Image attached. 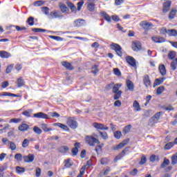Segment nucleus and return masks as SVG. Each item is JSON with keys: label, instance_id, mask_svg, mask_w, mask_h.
Wrapping results in <instances>:
<instances>
[{"label": "nucleus", "instance_id": "obj_1", "mask_svg": "<svg viewBox=\"0 0 177 177\" xmlns=\"http://www.w3.org/2000/svg\"><path fill=\"white\" fill-rule=\"evenodd\" d=\"M122 86V83H118L115 84H113V87L112 88V92L113 93H115L113 95L114 100H118L120 97H121V95H122V91L120 90V88Z\"/></svg>", "mask_w": 177, "mask_h": 177}, {"label": "nucleus", "instance_id": "obj_2", "mask_svg": "<svg viewBox=\"0 0 177 177\" xmlns=\"http://www.w3.org/2000/svg\"><path fill=\"white\" fill-rule=\"evenodd\" d=\"M85 140L86 142V143H88V145L89 146H95L96 143L97 145H100V141H99V140L92 136H86L85 137Z\"/></svg>", "mask_w": 177, "mask_h": 177}, {"label": "nucleus", "instance_id": "obj_3", "mask_svg": "<svg viewBox=\"0 0 177 177\" xmlns=\"http://www.w3.org/2000/svg\"><path fill=\"white\" fill-rule=\"evenodd\" d=\"M63 17H64V15H63V14H62V12L57 10H53L48 15V19H50V20L53 19H63Z\"/></svg>", "mask_w": 177, "mask_h": 177}, {"label": "nucleus", "instance_id": "obj_4", "mask_svg": "<svg viewBox=\"0 0 177 177\" xmlns=\"http://www.w3.org/2000/svg\"><path fill=\"white\" fill-rule=\"evenodd\" d=\"M66 124L71 129H77L78 128V123L74 118H68Z\"/></svg>", "mask_w": 177, "mask_h": 177}, {"label": "nucleus", "instance_id": "obj_5", "mask_svg": "<svg viewBox=\"0 0 177 177\" xmlns=\"http://www.w3.org/2000/svg\"><path fill=\"white\" fill-rule=\"evenodd\" d=\"M111 49H113V50H115V52H116V54L118 55V56H120L121 57V56H122V48H121V46H120L118 44L115 43H113L111 45Z\"/></svg>", "mask_w": 177, "mask_h": 177}, {"label": "nucleus", "instance_id": "obj_6", "mask_svg": "<svg viewBox=\"0 0 177 177\" xmlns=\"http://www.w3.org/2000/svg\"><path fill=\"white\" fill-rule=\"evenodd\" d=\"M140 26L145 30V31H149V30H151L153 28V25L151 22H147L146 21H142L140 22Z\"/></svg>", "mask_w": 177, "mask_h": 177}, {"label": "nucleus", "instance_id": "obj_7", "mask_svg": "<svg viewBox=\"0 0 177 177\" xmlns=\"http://www.w3.org/2000/svg\"><path fill=\"white\" fill-rule=\"evenodd\" d=\"M58 6L61 10V13H65V15H68L70 13V9H68V7L66 6L64 3L59 2L58 3Z\"/></svg>", "mask_w": 177, "mask_h": 177}, {"label": "nucleus", "instance_id": "obj_8", "mask_svg": "<svg viewBox=\"0 0 177 177\" xmlns=\"http://www.w3.org/2000/svg\"><path fill=\"white\" fill-rule=\"evenodd\" d=\"M131 48L135 52H139L142 50V43L139 41H133Z\"/></svg>", "mask_w": 177, "mask_h": 177}, {"label": "nucleus", "instance_id": "obj_9", "mask_svg": "<svg viewBox=\"0 0 177 177\" xmlns=\"http://www.w3.org/2000/svg\"><path fill=\"white\" fill-rule=\"evenodd\" d=\"M129 149H131V147H126L124 150H122L121 151V153H120L114 159V162H117V161H118V160H121L122 158V157H124V156H125V154H127V152H128V151L129 150Z\"/></svg>", "mask_w": 177, "mask_h": 177}, {"label": "nucleus", "instance_id": "obj_10", "mask_svg": "<svg viewBox=\"0 0 177 177\" xmlns=\"http://www.w3.org/2000/svg\"><path fill=\"white\" fill-rule=\"evenodd\" d=\"M93 127L96 128V129H101V131H109V127H107V126H104L103 124L94 122L93 123Z\"/></svg>", "mask_w": 177, "mask_h": 177}, {"label": "nucleus", "instance_id": "obj_11", "mask_svg": "<svg viewBox=\"0 0 177 177\" xmlns=\"http://www.w3.org/2000/svg\"><path fill=\"white\" fill-rule=\"evenodd\" d=\"M127 63H128L131 67H136V60L133 57L129 55L126 57Z\"/></svg>", "mask_w": 177, "mask_h": 177}, {"label": "nucleus", "instance_id": "obj_12", "mask_svg": "<svg viewBox=\"0 0 177 177\" xmlns=\"http://www.w3.org/2000/svg\"><path fill=\"white\" fill-rule=\"evenodd\" d=\"M171 3H172V1H167L163 3V8H162L163 13H167V12H169V10L171 9Z\"/></svg>", "mask_w": 177, "mask_h": 177}, {"label": "nucleus", "instance_id": "obj_13", "mask_svg": "<svg viewBox=\"0 0 177 177\" xmlns=\"http://www.w3.org/2000/svg\"><path fill=\"white\" fill-rule=\"evenodd\" d=\"M35 118H42L43 120H49V116L44 112H39L33 115Z\"/></svg>", "mask_w": 177, "mask_h": 177}, {"label": "nucleus", "instance_id": "obj_14", "mask_svg": "<svg viewBox=\"0 0 177 177\" xmlns=\"http://www.w3.org/2000/svg\"><path fill=\"white\" fill-rule=\"evenodd\" d=\"M129 142V138H127L122 141V142H120L119 145H116L113 147V150H118L120 149H122V147H125L127 145Z\"/></svg>", "mask_w": 177, "mask_h": 177}, {"label": "nucleus", "instance_id": "obj_15", "mask_svg": "<svg viewBox=\"0 0 177 177\" xmlns=\"http://www.w3.org/2000/svg\"><path fill=\"white\" fill-rule=\"evenodd\" d=\"M35 158V156H34V154L32 153H29L28 156H23L24 162H32Z\"/></svg>", "mask_w": 177, "mask_h": 177}, {"label": "nucleus", "instance_id": "obj_16", "mask_svg": "<svg viewBox=\"0 0 177 177\" xmlns=\"http://www.w3.org/2000/svg\"><path fill=\"white\" fill-rule=\"evenodd\" d=\"M126 86L128 88V91H129L130 92H133V91H135V84H133V82H132V81L129 80H127Z\"/></svg>", "mask_w": 177, "mask_h": 177}, {"label": "nucleus", "instance_id": "obj_17", "mask_svg": "<svg viewBox=\"0 0 177 177\" xmlns=\"http://www.w3.org/2000/svg\"><path fill=\"white\" fill-rule=\"evenodd\" d=\"M143 83L147 88L151 86V81H150V77L148 75H145L143 77Z\"/></svg>", "mask_w": 177, "mask_h": 177}, {"label": "nucleus", "instance_id": "obj_18", "mask_svg": "<svg viewBox=\"0 0 177 177\" xmlns=\"http://www.w3.org/2000/svg\"><path fill=\"white\" fill-rule=\"evenodd\" d=\"M66 3L68 8H69V9H71L72 13H77V7L75 6V5H74L70 1H67L66 2Z\"/></svg>", "mask_w": 177, "mask_h": 177}, {"label": "nucleus", "instance_id": "obj_19", "mask_svg": "<svg viewBox=\"0 0 177 177\" xmlns=\"http://www.w3.org/2000/svg\"><path fill=\"white\" fill-rule=\"evenodd\" d=\"M18 129L21 132H26V131H28V129H30V126L26 123H23L19 126Z\"/></svg>", "mask_w": 177, "mask_h": 177}, {"label": "nucleus", "instance_id": "obj_20", "mask_svg": "<svg viewBox=\"0 0 177 177\" xmlns=\"http://www.w3.org/2000/svg\"><path fill=\"white\" fill-rule=\"evenodd\" d=\"M81 144L80 142L75 143V147L72 149L73 156H77L78 154V149H80Z\"/></svg>", "mask_w": 177, "mask_h": 177}, {"label": "nucleus", "instance_id": "obj_21", "mask_svg": "<svg viewBox=\"0 0 177 177\" xmlns=\"http://www.w3.org/2000/svg\"><path fill=\"white\" fill-rule=\"evenodd\" d=\"M95 3L91 0L87 3V9L89 12H95Z\"/></svg>", "mask_w": 177, "mask_h": 177}, {"label": "nucleus", "instance_id": "obj_22", "mask_svg": "<svg viewBox=\"0 0 177 177\" xmlns=\"http://www.w3.org/2000/svg\"><path fill=\"white\" fill-rule=\"evenodd\" d=\"M16 84L18 88H21L22 86H24V85H26V82H24L23 77H20L17 80Z\"/></svg>", "mask_w": 177, "mask_h": 177}, {"label": "nucleus", "instance_id": "obj_23", "mask_svg": "<svg viewBox=\"0 0 177 177\" xmlns=\"http://www.w3.org/2000/svg\"><path fill=\"white\" fill-rule=\"evenodd\" d=\"M152 41L156 44H162V42H165V39L163 37H158L157 36L152 37Z\"/></svg>", "mask_w": 177, "mask_h": 177}, {"label": "nucleus", "instance_id": "obj_24", "mask_svg": "<svg viewBox=\"0 0 177 177\" xmlns=\"http://www.w3.org/2000/svg\"><path fill=\"white\" fill-rule=\"evenodd\" d=\"M62 64L64 67H65V68L66 70H73L74 68V66H73V65H71V64L70 62H62Z\"/></svg>", "mask_w": 177, "mask_h": 177}, {"label": "nucleus", "instance_id": "obj_25", "mask_svg": "<svg viewBox=\"0 0 177 177\" xmlns=\"http://www.w3.org/2000/svg\"><path fill=\"white\" fill-rule=\"evenodd\" d=\"M164 81H165V77L158 78L155 80V82L153 83V88H156V86H158V85H161V84H162Z\"/></svg>", "mask_w": 177, "mask_h": 177}, {"label": "nucleus", "instance_id": "obj_26", "mask_svg": "<svg viewBox=\"0 0 177 177\" xmlns=\"http://www.w3.org/2000/svg\"><path fill=\"white\" fill-rule=\"evenodd\" d=\"M74 24L76 27H81L82 26H85V20L77 19L74 21Z\"/></svg>", "mask_w": 177, "mask_h": 177}, {"label": "nucleus", "instance_id": "obj_27", "mask_svg": "<svg viewBox=\"0 0 177 177\" xmlns=\"http://www.w3.org/2000/svg\"><path fill=\"white\" fill-rule=\"evenodd\" d=\"M0 57H1V59H8L10 57V53L3 50L0 51Z\"/></svg>", "mask_w": 177, "mask_h": 177}, {"label": "nucleus", "instance_id": "obj_28", "mask_svg": "<svg viewBox=\"0 0 177 177\" xmlns=\"http://www.w3.org/2000/svg\"><path fill=\"white\" fill-rule=\"evenodd\" d=\"M158 122V120H157V119L155 118L154 116H153L149 119V127H154V125H156V124H157Z\"/></svg>", "mask_w": 177, "mask_h": 177}, {"label": "nucleus", "instance_id": "obj_29", "mask_svg": "<svg viewBox=\"0 0 177 177\" xmlns=\"http://www.w3.org/2000/svg\"><path fill=\"white\" fill-rule=\"evenodd\" d=\"M133 107L135 109L136 111H140V110H142V108H140V104H139V102L137 100L133 102Z\"/></svg>", "mask_w": 177, "mask_h": 177}, {"label": "nucleus", "instance_id": "obj_30", "mask_svg": "<svg viewBox=\"0 0 177 177\" xmlns=\"http://www.w3.org/2000/svg\"><path fill=\"white\" fill-rule=\"evenodd\" d=\"M170 161L169 160V159H167V158H164L163 159V162L160 165V168H165L166 167H168V165L170 164Z\"/></svg>", "mask_w": 177, "mask_h": 177}, {"label": "nucleus", "instance_id": "obj_31", "mask_svg": "<svg viewBox=\"0 0 177 177\" xmlns=\"http://www.w3.org/2000/svg\"><path fill=\"white\" fill-rule=\"evenodd\" d=\"M159 71L161 75H167V70L165 69V66L163 64L159 66Z\"/></svg>", "mask_w": 177, "mask_h": 177}, {"label": "nucleus", "instance_id": "obj_32", "mask_svg": "<svg viewBox=\"0 0 177 177\" xmlns=\"http://www.w3.org/2000/svg\"><path fill=\"white\" fill-rule=\"evenodd\" d=\"M15 171L17 174H24L26 172V168L17 166L16 167Z\"/></svg>", "mask_w": 177, "mask_h": 177}, {"label": "nucleus", "instance_id": "obj_33", "mask_svg": "<svg viewBox=\"0 0 177 177\" xmlns=\"http://www.w3.org/2000/svg\"><path fill=\"white\" fill-rule=\"evenodd\" d=\"M167 34L169 37H177V32L176 30L170 29L167 30Z\"/></svg>", "mask_w": 177, "mask_h": 177}, {"label": "nucleus", "instance_id": "obj_34", "mask_svg": "<svg viewBox=\"0 0 177 177\" xmlns=\"http://www.w3.org/2000/svg\"><path fill=\"white\" fill-rule=\"evenodd\" d=\"M55 125H57V127H59V128H61V129H63L64 131H68L69 129L67 125L62 123H55Z\"/></svg>", "mask_w": 177, "mask_h": 177}, {"label": "nucleus", "instance_id": "obj_35", "mask_svg": "<svg viewBox=\"0 0 177 177\" xmlns=\"http://www.w3.org/2000/svg\"><path fill=\"white\" fill-rule=\"evenodd\" d=\"M102 16L105 20H106V21H108V23H110L111 21V17L105 12H102Z\"/></svg>", "mask_w": 177, "mask_h": 177}, {"label": "nucleus", "instance_id": "obj_36", "mask_svg": "<svg viewBox=\"0 0 177 177\" xmlns=\"http://www.w3.org/2000/svg\"><path fill=\"white\" fill-rule=\"evenodd\" d=\"M171 165H176V164H177V153H176L171 156Z\"/></svg>", "mask_w": 177, "mask_h": 177}, {"label": "nucleus", "instance_id": "obj_37", "mask_svg": "<svg viewBox=\"0 0 177 177\" xmlns=\"http://www.w3.org/2000/svg\"><path fill=\"white\" fill-rule=\"evenodd\" d=\"M176 10L171 9L169 15V19H170V20H172V19H175V15H176Z\"/></svg>", "mask_w": 177, "mask_h": 177}, {"label": "nucleus", "instance_id": "obj_38", "mask_svg": "<svg viewBox=\"0 0 177 177\" xmlns=\"http://www.w3.org/2000/svg\"><path fill=\"white\" fill-rule=\"evenodd\" d=\"M91 73L92 74H94V75L97 74L99 73V66H97V64H95L92 67Z\"/></svg>", "mask_w": 177, "mask_h": 177}, {"label": "nucleus", "instance_id": "obj_39", "mask_svg": "<svg viewBox=\"0 0 177 177\" xmlns=\"http://www.w3.org/2000/svg\"><path fill=\"white\" fill-rule=\"evenodd\" d=\"M41 127L44 132H50V131H52V128H48V124H46L43 123L41 124Z\"/></svg>", "mask_w": 177, "mask_h": 177}, {"label": "nucleus", "instance_id": "obj_40", "mask_svg": "<svg viewBox=\"0 0 177 177\" xmlns=\"http://www.w3.org/2000/svg\"><path fill=\"white\" fill-rule=\"evenodd\" d=\"M99 133H100L101 138L102 139H104V140H107V139H109V135L107 134V132H106V131H104V132L100 131Z\"/></svg>", "mask_w": 177, "mask_h": 177}, {"label": "nucleus", "instance_id": "obj_41", "mask_svg": "<svg viewBox=\"0 0 177 177\" xmlns=\"http://www.w3.org/2000/svg\"><path fill=\"white\" fill-rule=\"evenodd\" d=\"M23 115H25L26 117H31V114H32V109H28L26 111H24L22 113Z\"/></svg>", "mask_w": 177, "mask_h": 177}, {"label": "nucleus", "instance_id": "obj_42", "mask_svg": "<svg viewBox=\"0 0 177 177\" xmlns=\"http://www.w3.org/2000/svg\"><path fill=\"white\" fill-rule=\"evenodd\" d=\"M147 162V158H146V156L142 155L141 157V160L139 162L140 165H144V164H146Z\"/></svg>", "mask_w": 177, "mask_h": 177}, {"label": "nucleus", "instance_id": "obj_43", "mask_svg": "<svg viewBox=\"0 0 177 177\" xmlns=\"http://www.w3.org/2000/svg\"><path fill=\"white\" fill-rule=\"evenodd\" d=\"M174 146H175V145L173 142H168L165 145V149L171 150Z\"/></svg>", "mask_w": 177, "mask_h": 177}, {"label": "nucleus", "instance_id": "obj_44", "mask_svg": "<svg viewBox=\"0 0 177 177\" xmlns=\"http://www.w3.org/2000/svg\"><path fill=\"white\" fill-rule=\"evenodd\" d=\"M68 150H69V149L66 146H62L59 148V151L60 153H67V151H68Z\"/></svg>", "mask_w": 177, "mask_h": 177}, {"label": "nucleus", "instance_id": "obj_45", "mask_svg": "<svg viewBox=\"0 0 177 177\" xmlns=\"http://www.w3.org/2000/svg\"><path fill=\"white\" fill-rule=\"evenodd\" d=\"M165 87L164 86H160L156 89V95H161L164 92Z\"/></svg>", "mask_w": 177, "mask_h": 177}, {"label": "nucleus", "instance_id": "obj_46", "mask_svg": "<svg viewBox=\"0 0 177 177\" xmlns=\"http://www.w3.org/2000/svg\"><path fill=\"white\" fill-rule=\"evenodd\" d=\"M131 128H132V125L129 124L126 127H124V129H123V132L124 133V135H127V133H129V132L131 131Z\"/></svg>", "mask_w": 177, "mask_h": 177}, {"label": "nucleus", "instance_id": "obj_47", "mask_svg": "<svg viewBox=\"0 0 177 177\" xmlns=\"http://www.w3.org/2000/svg\"><path fill=\"white\" fill-rule=\"evenodd\" d=\"M149 160L151 162H154V161H160V158L156 155H151L149 158Z\"/></svg>", "mask_w": 177, "mask_h": 177}, {"label": "nucleus", "instance_id": "obj_48", "mask_svg": "<svg viewBox=\"0 0 177 177\" xmlns=\"http://www.w3.org/2000/svg\"><path fill=\"white\" fill-rule=\"evenodd\" d=\"M41 12L43 13H44V15H46V16H48V17H49V8L48 7H42L41 8Z\"/></svg>", "mask_w": 177, "mask_h": 177}, {"label": "nucleus", "instance_id": "obj_49", "mask_svg": "<svg viewBox=\"0 0 177 177\" xmlns=\"http://www.w3.org/2000/svg\"><path fill=\"white\" fill-rule=\"evenodd\" d=\"M28 145H30V140H28L27 138L24 139L22 142V147L26 149V147H28Z\"/></svg>", "mask_w": 177, "mask_h": 177}, {"label": "nucleus", "instance_id": "obj_50", "mask_svg": "<svg viewBox=\"0 0 177 177\" xmlns=\"http://www.w3.org/2000/svg\"><path fill=\"white\" fill-rule=\"evenodd\" d=\"M10 124H19V122H21V118H12L10 120Z\"/></svg>", "mask_w": 177, "mask_h": 177}, {"label": "nucleus", "instance_id": "obj_51", "mask_svg": "<svg viewBox=\"0 0 177 177\" xmlns=\"http://www.w3.org/2000/svg\"><path fill=\"white\" fill-rule=\"evenodd\" d=\"M26 23H28L29 26H34V17H30L29 18H28Z\"/></svg>", "mask_w": 177, "mask_h": 177}, {"label": "nucleus", "instance_id": "obj_52", "mask_svg": "<svg viewBox=\"0 0 177 177\" xmlns=\"http://www.w3.org/2000/svg\"><path fill=\"white\" fill-rule=\"evenodd\" d=\"M33 131L35 132V133H37V135H41V133H42V130H41V129L37 126L33 127Z\"/></svg>", "mask_w": 177, "mask_h": 177}, {"label": "nucleus", "instance_id": "obj_53", "mask_svg": "<svg viewBox=\"0 0 177 177\" xmlns=\"http://www.w3.org/2000/svg\"><path fill=\"white\" fill-rule=\"evenodd\" d=\"M175 56H176V53H175V51H171L168 54V57L171 60H172V59H175Z\"/></svg>", "mask_w": 177, "mask_h": 177}, {"label": "nucleus", "instance_id": "obj_54", "mask_svg": "<svg viewBox=\"0 0 177 177\" xmlns=\"http://www.w3.org/2000/svg\"><path fill=\"white\" fill-rule=\"evenodd\" d=\"M15 158L17 161H21L23 160V156L21 153H16L15 156Z\"/></svg>", "mask_w": 177, "mask_h": 177}, {"label": "nucleus", "instance_id": "obj_55", "mask_svg": "<svg viewBox=\"0 0 177 177\" xmlns=\"http://www.w3.org/2000/svg\"><path fill=\"white\" fill-rule=\"evenodd\" d=\"M32 31L34 32H46V30L42 28H32Z\"/></svg>", "mask_w": 177, "mask_h": 177}, {"label": "nucleus", "instance_id": "obj_56", "mask_svg": "<svg viewBox=\"0 0 177 177\" xmlns=\"http://www.w3.org/2000/svg\"><path fill=\"white\" fill-rule=\"evenodd\" d=\"M113 73L115 75H117L118 77H121V71H120L118 68H113Z\"/></svg>", "mask_w": 177, "mask_h": 177}, {"label": "nucleus", "instance_id": "obj_57", "mask_svg": "<svg viewBox=\"0 0 177 177\" xmlns=\"http://www.w3.org/2000/svg\"><path fill=\"white\" fill-rule=\"evenodd\" d=\"M122 135V133L120 131H117L114 133V136H115V139H120L121 138Z\"/></svg>", "mask_w": 177, "mask_h": 177}, {"label": "nucleus", "instance_id": "obj_58", "mask_svg": "<svg viewBox=\"0 0 177 177\" xmlns=\"http://www.w3.org/2000/svg\"><path fill=\"white\" fill-rule=\"evenodd\" d=\"M52 39H55V41H63V38L59 36H49Z\"/></svg>", "mask_w": 177, "mask_h": 177}, {"label": "nucleus", "instance_id": "obj_59", "mask_svg": "<svg viewBox=\"0 0 177 177\" xmlns=\"http://www.w3.org/2000/svg\"><path fill=\"white\" fill-rule=\"evenodd\" d=\"M6 169H8V164L5 163L3 166L0 167V173L6 171Z\"/></svg>", "mask_w": 177, "mask_h": 177}, {"label": "nucleus", "instance_id": "obj_60", "mask_svg": "<svg viewBox=\"0 0 177 177\" xmlns=\"http://www.w3.org/2000/svg\"><path fill=\"white\" fill-rule=\"evenodd\" d=\"M41 168L37 167L36 170H35V175H36V176L37 177L41 176Z\"/></svg>", "mask_w": 177, "mask_h": 177}, {"label": "nucleus", "instance_id": "obj_61", "mask_svg": "<svg viewBox=\"0 0 177 177\" xmlns=\"http://www.w3.org/2000/svg\"><path fill=\"white\" fill-rule=\"evenodd\" d=\"M73 165V164H71V162H70V159H67L66 160H65V167L66 168H70V167H71Z\"/></svg>", "mask_w": 177, "mask_h": 177}, {"label": "nucleus", "instance_id": "obj_62", "mask_svg": "<svg viewBox=\"0 0 177 177\" xmlns=\"http://www.w3.org/2000/svg\"><path fill=\"white\" fill-rule=\"evenodd\" d=\"M44 2L39 0V1H37L34 3V6H42V5H44Z\"/></svg>", "mask_w": 177, "mask_h": 177}, {"label": "nucleus", "instance_id": "obj_63", "mask_svg": "<svg viewBox=\"0 0 177 177\" xmlns=\"http://www.w3.org/2000/svg\"><path fill=\"white\" fill-rule=\"evenodd\" d=\"M138 169H133L129 172V174L131 175V176H135L138 175Z\"/></svg>", "mask_w": 177, "mask_h": 177}, {"label": "nucleus", "instance_id": "obj_64", "mask_svg": "<svg viewBox=\"0 0 177 177\" xmlns=\"http://www.w3.org/2000/svg\"><path fill=\"white\" fill-rule=\"evenodd\" d=\"M8 145H10V149H11V150H16V145L13 142H10Z\"/></svg>", "mask_w": 177, "mask_h": 177}]
</instances>
